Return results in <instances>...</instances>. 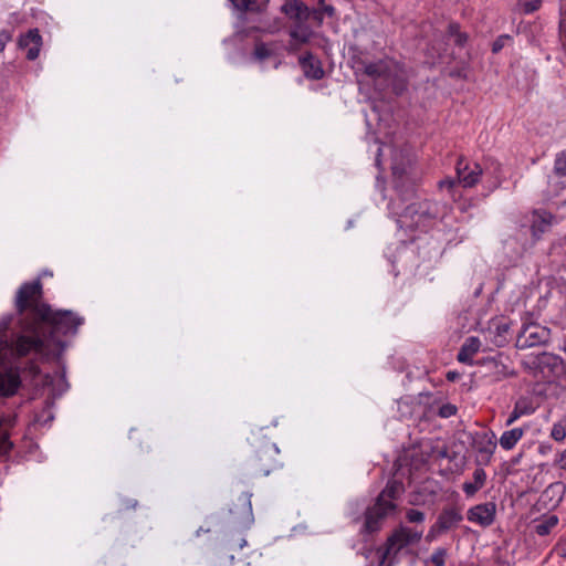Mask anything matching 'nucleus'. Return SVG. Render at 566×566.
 Wrapping results in <instances>:
<instances>
[{"instance_id": "1", "label": "nucleus", "mask_w": 566, "mask_h": 566, "mask_svg": "<svg viewBox=\"0 0 566 566\" xmlns=\"http://www.w3.org/2000/svg\"><path fill=\"white\" fill-rule=\"evenodd\" d=\"M17 324L8 336L13 317L0 322V336L6 346L18 357L32 353L43 357H59L66 347L64 336L75 335L84 317L69 310H52L43 301L40 277L24 282L14 298Z\"/></svg>"}, {"instance_id": "2", "label": "nucleus", "mask_w": 566, "mask_h": 566, "mask_svg": "<svg viewBox=\"0 0 566 566\" xmlns=\"http://www.w3.org/2000/svg\"><path fill=\"white\" fill-rule=\"evenodd\" d=\"M391 169L399 197L389 201L388 210L400 229L426 230L433 220L443 219L448 214L450 207L447 203L434 200L424 199L407 205V200L415 195L412 187L402 190V179L407 174V169L396 160Z\"/></svg>"}, {"instance_id": "3", "label": "nucleus", "mask_w": 566, "mask_h": 566, "mask_svg": "<svg viewBox=\"0 0 566 566\" xmlns=\"http://www.w3.org/2000/svg\"><path fill=\"white\" fill-rule=\"evenodd\" d=\"M358 64L380 95L392 93L398 96L407 90L403 66L396 60L382 57L377 61H359Z\"/></svg>"}, {"instance_id": "4", "label": "nucleus", "mask_w": 566, "mask_h": 566, "mask_svg": "<svg viewBox=\"0 0 566 566\" xmlns=\"http://www.w3.org/2000/svg\"><path fill=\"white\" fill-rule=\"evenodd\" d=\"M248 440L252 452L244 464V475L266 476L281 468L280 450L262 434V429L252 432Z\"/></svg>"}, {"instance_id": "5", "label": "nucleus", "mask_w": 566, "mask_h": 566, "mask_svg": "<svg viewBox=\"0 0 566 566\" xmlns=\"http://www.w3.org/2000/svg\"><path fill=\"white\" fill-rule=\"evenodd\" d=\"M406 489L402 481L391 479L378 494L374 505L365 512L364 532L373 534L378 532L385 520L397 511L396 501L401 497Z\"/></svg>"}, {"instance_id": "6", "label": "nucleus", "mask_w": 566, "mask_h": 566, "mask_svg": "<svg viewBox=\"0 0 566 566\" xmlns=\"http://www.w3.org/2000/svg\"><path fill=\"white\" fill-rule=\"evenodd\" d=\"M457 179L446 178L439 181L441 189H447L451 197L454 198V187L459 184L464 188H472L479 181L483 174V169L479 163L469 161L465 158H460L457 163Z\"/></svg>"}, {"instance_id": "7", "label": "nucleus", "mask_w": 566, "mask_h": 566, "mask_svg": "<svg viewBox=\"0 0 566 566\" xmlns=\"http://www.w3.org/2000/svg\"><path fill=\"white\" fill-rule=\"evenodd\" d=\"M463 521L462 509L457 505H446L437 516L436 522L430 526L427 535V542H433L443 534L452 532L459 527Z\"/></svg>"}, {"instance_id": "8", "label": "nucleus", "mask_w": 566, "mask_h": 566, "mask_svg": "<svg viewBox=\"0 0 566 566\" xmlns=\"http://www.w3.org/2000/svg\"><path fill=\"white\" fill-rule=\"evenodd\" d=\"M422 537V531H417L406 526H399L387 538L386 549L381 554V564L386 558L394 554L396 555L402 548L410 544L418 543Z\"/></svg>"}, {"instance_id": "9", "label": "nucleus", "mask_w": 566, "mask_h": 566, "mask_svg": "<svg viewBox=\"0 0 566 566\" xmlns=\"http://www.w3.org/2000/svg\"><path fill=\"white\" fill-rule=\"evenodd\" d=\"M549 329L538 324H525L517 334L516 347L526 349L530 347L543 345L549 339Z\"/></svg>"}, {"instance_id": "10", "label": "nucleus", "mask_w": 566, "mask_h": 566, "mask_svg": "<svg viewBox=\"0 0 566 566\" xmlns=\"http://www.w3.org/2000/svg\"><path fill=\"white\" fill-rule=\"evenodd\" d=\"M251 493H243L238 499V504L233 509H230V513L233 516V523L242 528L250 527L254 522L252 512Z\"/></svg>"}, {"instance_id": "11", "label": "nucleus", "mask_w": 566, "mask_h": 566, "mask_svg": "<svg viewBox=\"0 0 566 566\" xmlns=\"http://www.w3.org/2000/svg\"><path fill=\"white\" fill-rule=\"evenodd\" d=\"M473 448L476 451L479 464H488L496 449L495 434L493 432L476 433L473 438Z\"/></svg>"}, {"instance_id": "12", "label": "nucleus", "mask_w": 566, "mask_h": 566, "mask_svg": "<svg viewBox=\"0 0 566 566\" xmlns=\"http://www.w3.org/2000/svg\"><path fill=\"white\" fill-rule=\"evenodd\" d=\"M537 368L544 379L552 381L563 374L564 364L559 356L543 353L537 357Z\"/></svg>"}, {"instance_id": "13", "label": "nucleus", "mask_w": 566, "mask_h": 566, "mask_svg": "<svg viewBox=\"0 0 566 566\" xmlns=\"http://www.w3.org/2000/svg\"><path fill=\"white\" fill-rule=\"evenodd\" d=\"M554 221V216L546 210H534L528 217L527 222L532 238L537 241L542 235L551 230Z\"/></svg>"}, {"instance_id": "14", "label": "nucleus", "mask_w": 566, "mask_h": 566, "mask_svg": "<svg viewBox=\"0 0 566 566\" xmlns=\"http://www.w3.org/2000/svg\"><path fill=\"white\" fill-rule=\"evenodd\" d=\"M496 505L494 502L478 504L468 511V520L480 526L488 527L494 523Z\"/></svg>"}, {"instance_id": "15", "label": "nucleus", "mask_w": 566, "mask_h": 566, "mask_svg": "<svg viewBox=\"0 0 566 566\" xmlns=\"http://www.w3.org/2000/svg\"><path fill=\"white\" fill-rule=\"evenodd\" d=\"M21 386L19 369L15 367L0 368V395L13 396Z\"/></svg>"}, {"instance_id": "16", "label": "nucleus", "mask_w": 566, "mask_h": 566, "mask_svg": "<svg viewBox=\"0 0 566 566\" xmlns=\"http://www.w3.org/2000/svg\"><path fill=\"white\" fill-rule=\"evenodd\" d=\"M18 46L27 50V59L34 61L40 53L42 46V36L38 29H31L19 38Z\"/></svg>"}, {"instance_id": "17", "label": "nucleus", "mask_w": 566, "mask_h": 566, "mask_svg": "<svg viewBox=\"0 0 566 566\" xmlns=\"http://www.w3.org/2000/svg\"><path fill=\"white\" fill-rule=\"evenodd\" d=\"M315 32L306 24V21L295 22L289 31L291 38L290 50H300L303 44L310 42Z\"/></svg>"}, {"instance_id": "18", "label": "nucleus", "mask_w": 566, "mask_h": 566, "mask_svg": "<svg viewBox=\"0 0 566 566\" xmlns=\"http://www.w3.org/2000/svg\"><path fill=\"white\" fill-rule=\"evenodd\" d=\"M298 64L303 70L304 76L308 80L318 81L325 75L322 62L311 52L301 55L298 57Z\"/></svg>"}, {"instance_id": "19", "label": "nucleus", "mask_w": 566, "mask_h": 566, "mask_svg": "<svg viewBox=\"0 0 566 566\" xmlns=\"http://www.w3.org/2000/svg\"><path fill=\"white\" fill-rule=\"evenodd\" d=\"M281 11L295 22L307 21L311 18L310 8L300 0H289L282 7Z\"/></svg>"}, {"instance_id": "20", "label": "nucleus", "mask_w": 566, "mask_h": 566, "mask_svg": "<svg viewBox=\"0 0 566 566\" xmlns=\"http://www.w3.org/2000/svg\"><path fill=\"white\" fill-rule=\"evenodd\" d=\"M481 364L490 370L488 376H490L491 381L493 382L501 381L515 375V373L510 370L505 364L494 357L484 358Z\"/></svg>"}, {"instance_id": "21", "label": "nucleus", "mask_w": 566, "mask_h": 566, "mask_svg": "<svg viewBox=\"0 0 566 566\" xmlns=\"http://www.w3.org/2000/svg\"><path fill=\"white\" fill-rule=\"evenodd\" d=\"M481 340L475 336L468 337L462 344L457 359L458 361L467 365H473V356L480 350Z\"/></svg>"}, {"instance_id": "22", "label": "nucleus", "mask_w": 566, "mask_h": 566, "mask_svg": "<svg viewBox=\"0 0 566 566\" xmlns=\"http://www.w3.org/2000/svg\"><path fill=\"white\" fill-rule=\"evenodd\" d=\"M559 518L555 514H543L534 521L533 531L538 536L549 535L558 525Z\"/></svg>"}, {"instance_id": "23", "label": "nucleus", "mask_w": 566, "mask_h": 566, "mask_svg": "<svg viewBox=\"0 0 566 566\" xmlns=\"http://www.w3.org/2000/svg\"><path fill=\"white\" fill-rule=\"evenodd\" d=\"M525 433L523 428L505 430L500 437V446L504 450H512Z\"/></svg>"}, {"instance_id": "24", "label": "nucleus", "mask_w": 566, "mask_h": 566, "mask_svg": "<svg viewBox=\"0 0 566 566\" xmlns=\"http://www.w3.org/2000/svg\"><path fill=\"white\" fill-rule=\"evenodd\" d=\"M485 480V471L481 468H478L473 472V481L464 482L462 485V490L468 496H472L484 485Z\"/></svg>"}, {"instance_id": "25", "label": "nucleus", "mask_w": 566, "mask_h": 566, "mask_svg": "<svg viewBox=\"0 0 566 566\" xmlns=\"http://www.w3.org/2000/svg\"><path fill=\"white\" fill-rule=\"evenodd\" d=\"M276 55V44L274 42H256L252 53V57L258 62H264L266 59Z\"/></svg>"}, {"instance_id": "26", "label": "nucleus", "mask_w": 566, "mask_h": 566, "mask_svg": "<svg viewBox=\"0 0 566 566\" xmlns=\"http://www.w3.org/2000/svg\"><path fill=\"white\" fill-rule=\"evenodd\" d=\"M553 170L557 177H566V149L555 155Z\"/></svg>"}, {"instance_id": "27", "label": "nucleus", "mask_w": 566, "mask_h": 566, "mask_svg": "<svg viewBox=\"0 0 566 566\" xmlns=\"http://www.w3.org/2000/svg\"><path fill=\"white\" fill-rule=\"evenodd\" d=\"M232 4L241 11H255L262 10V6L258 4L255 0H230Z\"/></svg>"}, {"instance_id": "28", "label": "nucleus", "mask_w": 566, "mask_h": 566, "mask_svg": "<svg viewBox=\"0 0 566 566\" xmlns=\"http://www.w3.org/2000/svg\"><path fill=\"white\" fill-rule=\"evenodd\" d=\"M514 407L522 413L523 416L532 415L535 411V407L533 402L527 397H521L516 400Z\"/></svg>"}, {"instance_id": "29", "label": "nucleus", "mask_w": 566, "mask_h": 566, "mask_svg": "<svg viewBox=\"0 0 566 566\" xmlns=\"http://www.w3.org/2000/svg\"><path fill=\"white\" fill-rule=\"evenodd\" d=\"M511 42H513V38L510 34L499 35L492 43V53H500L501 50Z\"/></svg>"}, {"instance_id": "30", "label": "nucleus", "mask_w": 566, "mask_h": 566, "mask_svg": "<svg viewBox=\"0 0 566 566\" xmlns=\"http://www.w3.org/2000/svg\"><path fill=\"white\" fill-rule=\"evenodd\" d=\"M448 555V551L444 547H438L434 549L430 557V562L434 566H444L446 565V557Z\"/></svg>"}, {"instance_id": "31", "label": "nucleus", "mask_w": 566, "mask_h": 566, "mask_svg": "<svg viewBox=\"0 0 566 566\" xmlns=\"http://www.w3.org/2000/svg\"><path fill=\"white\" fill-rule=\"evenodd\" d=\"M565 492V485L560 482L552 483L544 492L545 495L552 494V496H558L557 503L563 499Z\"/></svg>"}, {"instance_id": "32", "label": "nucleus", "mask_w": 566, "mask_h": 566, "mask_svg": "<svg viewBox=\"0 0 566 566\" xmlns=\"http://www.w3.org/2000/svg\"><path fill=\"white\" fill-rule=\"evenodd\" d=\"M406 518L409 523H422L424 522L426 515L419 510L410 509L406 513Z\"/></svg>"}, {"instance_id": "33", "label": "nucleus", "mask_w": 566, "mask_h": 566, "mask_svg": "<svg viewBox=\"0 0 566 566\" xmlns=\"http://www.w3.org/2000/svg\"><path fill=\"white\" fill-rule=\"evenodd\" d=\"M457 411H458L457 406H454L452 403H444L439 407L438 416L447 419V418L454 416L457 413Z\"/></svg>"}, {"instance_id": "34", "label": "nucleus", "mask_w": 566, "mask_h": 566, "mask_svg": "<svg viewBox=\"0 0 566 566\" xmlns=\"http://www.w3.org/2000/svg\"><path fill=\"white\" fill-rule=\"evenodd\" d=\"M551 437L555 441H563L566 438V429L562 423H555L551 431Z\"/></svg>"}, {"instance_id": "35", "label": "nucleus", "mask_w": 566, "mask_h": 566, "mask_svg": "<svg viewBox=\"0 0 566 566\" xmlns=\"http://www.w3.org/2000/svg\"><path fill=\"white\" fill-rule=\"evenodd\" d=\"M542 6V0H528L523 4V12L531 14L537 11Z\"/></svg>"}, {"instance_id": "36", "label": "nucleus", "mask_w": 566, "mask_h": 566, "mask_svg": "<svg viewBox=\"0 0 566 566\" xmlns=\"http://www.w3.org/2000/svg\"><path fill=\"white\" fill-rule=\"evenodd\" d=\"M12 448L13 444L8 436L0 437V455L8 454Z\"/></svg>"}, {"instance_id": "37", "label": "nucleus", "mask_w": 566, "mask_h": 566, "mask_svg": "<svg viewBox=\"0 0 566 566\" xmlns=\"http://www.w3.org/2000/svg\"><path fill=\"white\" fill-rule=\"evenodd\" d=\"M12 34L9 31H0V52L6 48V44L11 40Z\"/></svg>"}, {"instance_id": "38", "label": "nucleus", "mask_w": 566, "mask_h": 566, "mask_svg": "<svg viewBox=\"0 0 566 566\" xmlns=\"http://www.w3.org/2000/svg\"><path fill=\"white\" fill-rule=\"evenodd\" d=\"M319 4L322 6L318 10L323 13H326L328 17H332L335 13V9L331 4H325L324 0H319Z\"/></svg>"}, {"instance_id": "39", "label": "nucleus", "mask_w": 566, "mask_h": 566, "mask_svg": "<svg viewBox=\"0 0 566 566\" xmlns=\"http://www.w3.org/2000/svg\"><path fill=\"white\" fill-rule=\"evenodd\" d=\"M523 415L520 413V411H517V409L514 407L512 412L510 413L507 420H506V426H511L512 423H514L518 418H521Z\"/></svg>"}, {"instance_id": "40", "label": "nucleus", "mask_w": 566, "mask_h": 566, "mask_svg": "<svg viewBox=\"0 0 566 566\" xmlns=\"http://www.w3.org/2000/svg\"><path fill=\"white\" fill-rule=\"evenodd\" d=\"M468 41V34L465 32H460L457 34V36L454 38V43L458 45V46H464V44L467 43Z\"/></svg>"}, {"instance_id": "41", "label": "nucleus", "mask_w": 566, "mask_h": 566, "mask_svg": "<svg viewBox=\"0 0 566 566\" xmlns=\"http://www.w3.org/2000/svg\"><path fill=\"white\" fill-rule=\"evenodd\" d=\"M460 25L455 22H451L448 27V33L450 36H457L458 33H460Z\"/></svg>"}, {"instance_id": "42", "label": "nucleus", "mask_w": 566, "mask_h": 566, "mask_svg": "<svg viewBox=\"0 0 566 566\" xmlns=\"http://www.w3.org/2000/svg\"><path fill=\"white\" fill-rule=\"evenodd\" d=\"M556 551L562 558H566V539L558 542Z\"/></svg>"}, {"instance_id": "43", "label": "nucleus", "mask_w": 566, "mask_h": 566, "mask_svg": "<svg viewBox=\"0 0 566 566\" xmlns=\"http://www.w3.org/2000/svg\"><path fill=\"white\" fill-rule=\"evenodd\" d=\"M311 17L317 22V24H321L323 22V14L322 11L318 9H314L311 11Z\"/></svg>"}, {"instance_id": "44", "label": "nucleus", "mask_w": 566, "mask_h": 566, "mask_svg": "<svg viewBox=\"0 0 566 566\" xmlns=\"http://www.w3.org/2000/svg\"><path fill=\"white\" fill-rule=\"evenodd\" d=\"M447 380L449 381H455L460 378V373L455 370H449L446 375Z\"/></svg>"}, {"instance_id": "45", "label": "nucleus", "mask_w": 566, "mask_h": 566, "mask_svg": "<svg viewBox=\"0 0 566 566\" xmlns=\"http://www.w3.org/2000/svg\"><path fill=\"white\" fill-rule=\"evenodd\" d=\"M558 465L560 469L566 470V449L563 451L558 459Z\"/></svg>"}, {"instance_id": "46", "label": "nucleus", "mask_w": 566, "mask_h": 566, "mask_svg": "<svg viewBox=\"0 0 566 566\" xmlns=\"http://www.w3.org/2000/svg\"><path fill=\"white\" fill-rule=\"evenodd\" d=\"M409 503H410L411 505H418V504H419V501H418V499H417V496H416V495H412V496L410 497V500H409Z\"/></svg>"}, {"instance_id": "47", "label": "nucleus", "mask_w": 566, "mask_h": 566, "mask_svg": "<svg viewBox=\"0 0 566 566\" xmlns=\"http://www.w3.org/2000/svg\"><path fill=\"white\" fill-rule=\"evenodd\" d=\"M520 458H521V454H520L518 457L514 458V459L512 460V463H513V464L518 463Z\"/></svg>"}, {"instance_id": "48", "label": "nucleus", "mask_w": 566, "mask_h": 566, "mask_svg": "<svg viewBox=\"0 0 566 566\" xmlns=\"http://www.w3.org/2000/svg\"><path fill=\"white\" fill-rule=\"evenodd\" d=\"M380 151H381V150H380V149H378V156H377V158H376V164H377V165H379V163H380V160H379Z\"/></svg>"}, {"instance_id": "49", "label": "nucleus", "mask_w": 566, "mask_h": 566, "mask_svg": "<svg viewBox=\"0 0 566 566\" xmlns=\"http://www.w3.org/2000/svg\"><path fill=\"white\" fill-rule=\"evenodd\" d=\"M245 545H247V541H245V539H242V541H241V544H240V547L242 548V547H243V546H245Z\"/></svg>"}, {"instance_id": "50", "label": "nucleus", "mask_w": 566, "mask_h": 566, "mask_svg": "<svg viewBox=\"0 0 566 566\" xmlns=\"http://www.w3.org/2000/svg\"><path fill=\"white\" fill-rule=\"evenodd\" d=\"M42 274H43V275H52V274H51V273H49L48 271H44Z\"/></svg>"}, {"instance_id": "51", "label": "nucleus", "mask_w": 566, "mask_h": 566, "mask_svg": "<svg viewBox=\"0 0 566 566\" xmlns=\"http://www.w3.org/2000/svg\"><path fill=\"white\" fill-rule=\"evenodd\" d=\"M281 62L275 63L274 67L277 69Z\"/></svg>"}, {"instance_id": "52", "label": "nucleus", "mask_w": 566, "mask_h": 566, "mask_svg": "<svg viewBox=\"0 0 566 566\" xmlns=\"http://www.w3.org/2000/svg\"><path fill=\"white\" fill-rule=\"evenodd\" d=\"M244 566H252V564L251 563H247Z\"/></svg>"}]
</instances>
